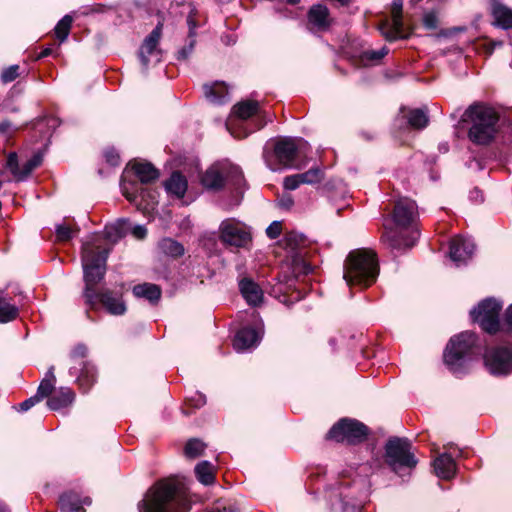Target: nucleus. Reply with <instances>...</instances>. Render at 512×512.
<instances>
[{"label": "nucleus", "mask_w": 512, "mask_h": 512, "mask_svg": "<svg viewBox=\"0 0 512 512\" xmlns=\"http://www.w3.org/2000/svg\"><path fill=\"white\" fill-rule=\"evenodd\" d=\"M86 355H87V347L84 345H77L71 354L73 359L84 358Z\"/></svg>", "instance_id": "nucleus-53"}, {"label": "nucleus", "mask_w": 512, "mask_h": 512, "mask_svg": "<svg viewBox=\"0 0 512 512\" xmlns=\"http://www.w3.org/2000/svg\"><path fill=\"white\" fill-rule=\"evenodd\" d=\"M194 39H192L189 43V46L188 47H185L183 48L181 51H179L178 53V58L179 59H186L189 55V53L192 51L193 49V46H194Z\"/></svg>", "instance_id": "nucleus-54"}, {"label": "nucleus", "mask_w": 512, "mask_h": 512, "mask_svg": "<svg viewBox=\"0 0 512 512\" xmlns=\"http://www.w3.org/2000/svg\"><path fill=\"white\" fill-rule=\"evenodd\" d=\"M96 298H99L102 305L112 315L119 316L126 312V305L122 300L121 295L117 293L110 290H104L96 295Z\"/></svg>", "instance_id": "nucleus-20"}, {"label": "nucleus", "mask_w": 512, "mask_h": 512, "mask_svg": "<svg viewBox=\"0 0 512 512\" xmlns=\"http://www.w3.org/2000/svg\"><path fill=\"white\" fill-rule=\"evenodd\" d=\"M494 24L502 29H512V9L503 4H494L492 8Z\"/></svg>", "instance_id": "nucleus-26"}, {"label": "nucleus", "mask_w": 512, "mask_h": 512, "mask_svg": "<svg viewBox=\"0 0 512 512\" xmlns=\"http://www.w3.org/2000/svg\"><path fill=\"white\" fill-rule=\"evenodd\" d=\"M219 240L225 246L248 248L252 242L250 228L234 218H228L219 226Z\"/></svg>", "instance_id": "nucleus-10"}, {"label": "nucleus", "mask_w": 512, "mask_h": 512, "mask_svg": "<svg viewBox=\"0 0 512 512\" xmlns=\"http://www.w3.org/2000/svg\"><path fill=\"white\" fill-rule=\"evenodd\" d=\"M504 320L507 325L512 327V304L506 309Z\"/></svg>", "instance_id": "nucleus-56"}, {"label": "nucleus", "mask_w": 512, "mask_h": 512, "mask_svg": "<svg viewBox=\"0 0 512 512\" xmlns=\"http://www.w3.org/2000/svg\"><path fill=\"white\" fill-rule=\"evenodd\" d=\"M132 168L142 183H150L159 177L158 170L150 163L138 162Z\"/></svg>", "instance_id": "nucleus-28"}, {"label": "nucleus", "mask_w": 512, "mask_h": 512, "mask_svg": "<svg viewBox=\"0 0 512 512\" xmlns=\"http://www.w3.org/2000/svg\"><path fill=\"white\" fill-rule=\"evenodd\" d=\"M165 188L169 193L179 198L183 197L187 190V180L179 172H174L169 180L166 181Z\"/></svg>", "instance_id": "nucleus-27"}, {"label": "nucleus", "mask_w": 512, "mask_h": 512, "mask_svg": "<svg viewBox=\"0 0 512 512\" xmlns=\"http://www.w3.org/2000/svg\"><path fill=\"white\" fill-rule=\"evenodd\" d=\"M123 194L125 195V197L129 200V201H134L135 200V196L128 193L125 189H123Z\"/></svg>", "instance_id": "nucleus-59"}, {"label": "nucleus", "mask_w": 512, "mask_h": 512, "mask_svg": "<svg viewBox=\"0 0 512 512\" xmlns=\"http://www.w3.org/2000/svg\"><path fill=\"white\" fill-rule=\"evenodd\" d=\"M293 204L294 201L290 195H283L278 201V205L286 210L290 209L293 206Z\"/></svg>", "instance_id": "nucleus-52"}, {"label": "nucleus", "mask_w": 512, "mask_h": 512, "mask_svg": "<svg viewBox=\"0 0 512 512\" xmlns=\"http://www.w3.org/2000/svg\"><path fill=\"white\" fill-rule=\"evenodd\" d=\"M43 157L40 153H36L32 156L31 159H29L23 166H24V174L25 179L30 175V173L40 166L42 163Z\"/></svg>", "instance_id": "nucleus-44"}, {"label": "nucleus", "mask_w": 512, "mask_h": 512, "mask_svg": "<svg viewBox=\"0 0 512 512\" xmlns=\"http://www.w3.org/2000/svg\"><path fill=\"white\" fill-rule=\"evenodd\" d=\"M262 334L261 329L243 328L235 335L233 346L238 352L249 350L259 344Z\"/></svg>", "instance_id": "nucleus-17"}, {"label": "nucleus", "mask_w": 512, "mask_h": 512, "mask_svg": "<svg viewBox=\"0 0 512 512\" xmlns=\"http://www.w3.org/2000/svg\"><path fill=\"white\" fill-rule=\"evenodd\" d=\"M205 97L214 104H222L228 99V90L224 83L214 82L203 86Z\"/></svg>", "instance_id": "nucleus-24"}, {"label": "nucleus", "mask_w": 512, "mask_h": 512, "mask_svg": "<svg viewBox=\"0 0 512 512\" xmlns=\"http://www.w3.org/2000/svg\"><path fill=\"white\" fill-rule=\"evenodd\" d=\"M302 183L300 174L290 175L284 178V188L286 190H295L297 189Z\"/></svg>", "instance_id": "nucleus-45"}, {"label": "nucleus", "mask_w": 512, "mask_h": 512, "mask_svg": "<svg viewBox=\"0 0 512 512\" xmlns=\"http://www.w3.org/2000/svg\"><path fill=\"white\" fill-rule=\"evenodd\" d=\"M157 201L154 196H151V204H155Z\"/></svg>", "instance_id": "nucleus-60"}, {"label": "nucleus", "mask_w": 512, "mask_h": 512, "mask_svg": "<svg viewBox=\"0 0 512 512\" xmlns=\"http://www.w3.org/2000/svg\"><path fill=\"white\" fill-rule=\"evenodd\" d=\"M312 271V267L303 259L300 254L292 255V274L298 277L302 274H308Z\"/></svg>", "instance_id": "nucleus-39"}, {"label": "nucleus", "mask_w": 512, "mask_h": 512, "mask_svg": "<svg viewBox=\"0 0 512 512\" xmlns=\"http://www.w3.org/2000/svg\"><path fill=\"white\" fill-rule=\"evenodd\" d=\"M392 219L396 228L400 230L413 228L418 219V208L415 201L409 198H400L396 201L392 212ZM386 231L382 236V240L389 244L392 248L400 249L404 247H412L417 240L419 233L416 229H412L411 239L401 241L396 237V233L385 227Z\"/></svg>", "instance_id": "nucleus-4"}, {"label": "nucleus", "mask_w": 512, "mask_h": 512, "mask_svg": "<svg viewBox=\"0 0 512 512\" xmlns=\"http://www.w3.org/2000/svg\"><path fill=\"white\" fill-rule=\"evenodd\" d=\"M52 53V49L51 48H45L39 55V58H43V57H46L48 55H50Z\"/></svg>", "instance_id": "nucleus-58"}, {"label": "nucleus", "mask_w": 512, "mask_h": 512, "mask_svg": "<svg viewBox=\"0 0 512 512\" xmlns=\"http://www.w3.org/2000/svg\"><path fill=\"white\" fill-rule=\"evenodd\" d=\"M187 24H188V27H189V37H194L195 36V29H196V23L193 19V17L190 15L188 18H187Z\"/></svg>", "instance_id": "nucleus-55"}, {"label": "nucleus", "mask_w": 512, "mask_h": 512, "mask_svg": "<svg viewBox=\"0 0 512 512\" xmlns=\"http://www.w3.org/2000/svg\"><path fill=\"white\" fill-rule=\"evenodd\" d=\"M2 185H3V181H2V180H0V188L2 187Z\"/></svg>", "instance_id": "nucleus-62"}, {"label": "nucleus", "mask_w": 512, "mask_h": 512, "mask_svg": "<svg viewBox=\"0 0 512 512\" xmlns=\"http://www.w3.org/2000/svg\"><path fill=\"white\" fill-rule=\"evenodd\" d=\"M298 1H299V0H288V2H289V3H291V4H295V3H297Z\"/></svg>", "instance_id": "nucleus-61"}, {"label": "nucleus", "mask_w": 512, "mask_h": 512, "mask_svg": "<svg viewBox=\"0 0 512 512\" xmlns=\"http://www.w3.org/2000/svg\"><path fill=\"white\" fill-rule=\"evenodd\" d=\"M476 335L465 331L450 339L444 351V362L450 371L461 375L467 368V355L476 343Z\"/></svg>", "instance_id": "nucleus-6"}, {"label": "nucleus", "mask_w": 512, "mask_h": 512, "mask_svg": "<svg viewBox=\"0 0 512 512\" xmlns=\"http://www.w3.org/2000/svg\"><path fill=\"white\" fill-rule=\"evenodd\" d=\"M241 295L250 306H258L262 303L264 294L261 287L250 278L239 281Z\"/></svg>", "instance_id": "nucleus-19"}, {"label": "nucleus", "mask_w": 512, "mask_h": 512, "mask_svg": "<svg viewBox=\"0 0 512 512\" xmlns=\"http://www.w3.org/2000/svg\"><path fill=\"white\" fill-rule=\"evenodd\" d=\"M303 142L302 139L290 137L277 140L274 145L273 153H269L266 150L263 153L267 167L272 171H277L282 167H294V161Z\"/></svg>", "instance_id": "nucleus-7"}, {"label": "nucleus", "mask_w": 512, "mask_h": 512, "mask_svg": "<svg viewBox=\"0 0 512 512\" xmlns=\"http://www.w3.org/2000/svg\"><path fill=\"white\" fill-rule=\"evenodd\" d=\"M18 316V308L11 304L0 292V323H6L16 319Z\"/></svg>", "instance_id": "nucleus-34"}, {"label": "nucleus", "mask_w": 512, "mask_h": 512, "mask_svg": "<svg viewBox=\"0 0 512 512\" xmlns=\"http://www.w3.org/2000/svg\"><path fill=\"white\" fill-rule=\"evenodd\" d=\"M133 293L138 298H145L150 302H157L161 297V290L155 284L144 283L136 285L133 288Z\"/></svg>", "instance_id": "nucleus-29"}, {"label": "nucleus", "mask_w": 512, "mask_h": 512, "mask_svg": "<svg viewBox=\"0 0 512 512\" xmlns=\"http://www.w3.org/2000/svg\"><path fill=\"white\" fill-rule=\"evenodd\" d=\"M286 249L293 254L297 249L305 246L306 239L303 234L297 232L287 233L284 239Z\"/></svg>", "instance_id": "nucleus-38"}, {"label": "nucleus", "mask_w": 512, "mask_h": 512, "mask_svg": "<svg viewBox=\"0 0 512 512\" xmlns=\"http://www.w3.org/2000/svg\"><path fill=\"white\" fill-rule=\"evenodd\" d=\"M195 474L198 481L204 485H210L215 480L214 467L208 461H201L195 467Z\"/></svg>", "instance_id": "nucleus-32"}, {"label": "nucleus", "mask_w": 512, "mask_h": 512, "mask_svg": "<svg viewBox=\"0 0 512 512\" xmlns=\"http://www.w3.org/2000/svg\"><path fill=\"white\" fill-rule=\"evenodd\" d=\"M91 499L84 497L83 499L74 492L63 494L59 499V506L63 512H83V505H90Z\"/></svg>", "instance_id": "nucleus-21"}, {"label": "nucleus", "mask_w": 512, "mask_h": 512, "mask_svg": "<svg viewBox=\"0 0 512 512\" xmlns=\"http://www.w3.org/2000/svg\"><path fill=\"white\" fill-rule=\"evenodd\" d=\"M130 231V222L120 219L115 223L105 226L104 236L112 244L117 243L121 238L126 236Z\"/></svg>", "instance_id": "nucleus-23"}, {"label": "nucleus", "mask_w": 512, "mask_h": 512, "mask_svg": "<svg viewBox=\"0 0 512 512\" xmlns=\"http://www.w3.org/2000/svg\"><path fill=\"white\" fill-rule=\"evenodd\" d=\"M6 168L10 171L16 181L25 180L24 166H19L18 156L15 152L8 154Z\"/></svg>", "instance_id": "nucleus-37"}, {"label": "nucleus", "mask_w": 512, "mask_h": 512, "mask_svg": "<svg viewBox=\"0 0 512 512\" xmlns=\"http://www.w3.org/2000/svg\"><path fill=\"white\" fill-rule=\"evenodd\" d=\"M225 178L231 179L236 185H240L243 174L236 165L228 162L216 163L205 171L201 182L205 188L217 190L223 187Z\"/></svg>", "instance_id": "nucleus-11"}, {"label": "nucleus", "mask_w": 512, "mask_h": 512, "mask_svg": "<svg viewBox=\"0 0 512 512\" xmlns=\"http://www.w3.org/2000/svg\"><path fill=\"white\" fill-rule=\"evenodd\" d=\"M55 381L56 377L54 375V367L51 366L47 371L45 378L41 381L36 396H39L40 400H42L43 398L50 395L54 388Z\"/></svg>", "instance_id": "nucleus-36"}, {"label": "nucleus", "mask_w": 512, "mask_h": 512, "mask_svg": "<svg viewBox=\"0 0 512 512\" xmlns=\"http://www.w3.org/2000/svg\"><path fill=\"white\" fill-rule=\"evenodd\" d=\"M74 232L69 226L58 225L56 227V236L60 241H67L73 237Z\"/></svg>", "instance_id": "nucleus-47"}, {"label": "nucleus", "mask_w": 512, "mask_h": 512, "mask_svg": "<svg viewBox=\"0 0 512 512\" xmlns=\"http://www.w3.org/2000/svg\"><path fill=\"white\" fill-rule=\"evenodd\" d=\"M484 364L493 375H505L512 369V352L503 347L488 349L484 354Z\"/></svg>", "instance_id": "nucleus-14"}, {"label": "nucleus", "mask_w": 512, "mask_h": 512, "mask_svg": "<svg viewBox=\"0 0 512 512\" xmlns=\"http://www.w3.org/2000/svg\"><path fill=\"white\" fill-rule=\"evenodd\" d=\"M96 380V369L90 363H85L80 376L77 378L79 386L83 390H88Z\"/></svg>", "instance_id": "nucleus-35"}, {"label": "nucleus", "mask_w": 512, "mask_h": 512, "mask_svg": "<svg viewBox=\"0 0 512 512\" xmlns=\"http://www.w3.org/2000/svg\"><path fill=\"white\" fill-rule=\"evenodd\" d=\"M72 21L73 20L70 15H65L56 25L55 34L61 42L67 39L72 25Z\"/></svg>", "instance_id": "nucleus-41"}, {"label": "nucleus", "mask_w": 512, "mask_h": 512, "mask_svg": "<svg viewBox=\"0 0 512 512\" xmlns=\"http://www.w3.org/2000/svg\"><path fill=\"white\" fill-rule=\"evenodd\" d=\"M161 37V26L158 25L144 40L141 46L139 57L144 68H147L151 62L160 61V51L157 49Z\"/></svg>", "instance_id": "nucleus-15"}, {"label": "nucleus", "mask_w": 512, "mask_h": 512, "mask_svg": "<svg viewBox=\"0 0 512 512\" xmlns=\"http://www.w3.org/2000/svg\"><path fill=\"white\" fill-rule=\"evenodd\" d=\"M387 53L388 50L385 47H382L379 50H366L362 53V61L364 62V64L378 62Z\"/></svg>", "instance_id": "nucleus-43"}, {"label": "nucleus", "mask_w": 512, "mask_h": 512, "mask_svg": "<svg viewBox=\"0 0 512 512\" xmlns=\"http://www.w3.org/2000/svg\"><path fill=\"white\" fill-rule=\"evenodd\" d=\"M106 158H107V161L110 164H112V165H117L118 164L119 157H118L117 154H113V153L107 152L106 153Z\"/></svg>", "instance_id": "nucleus-57"}, {"label": "nucleus", "mask_w": 512, "mask_h": 512, "mask_svg": "<svg viewBox=\"0 0 512 512\" xmlns=\"http://www.w3.org/2000/svg\"><path fill=\"white\" fill-rule=\"evenodd\" d=\"M378 276L376 255L368 250H355L349 253L344 264L343 278L350 287L366 288Z\"/></svg>", "instance_id": "nucleus-3"}, {"label": "nucleus", "mask_w": 512, "mask_h": 512, "mask_svg": "<svg viewBox=\"0 0 512 512\" xmlns=\"http://www.w3.org/2000/svg\"><path fill=\"white\" fill-rule=\"evenodd\" d=\"M190 505L173 480H163L150 488L138 503L139 512H188Z\"/></svg>", "instance_id": "nucleus-1"}, {"label": "nucleus", "mask_w": 512, "mask_h": 512, "mask_svg": "<svg viewBox=\"0 0 512 512\" xmlns=\"http://www.w3.org/2000/svg\"><path fill=\"white\" fill-rule=\"evenodd\" d=\"M205 444L199 439H191L189 440L184 449L185 456L187 458H197L202 455L205 450Z\"/></svg>", "instance_id": "nucleus-40"}, {"label": "nucleus", "mask_w": 512, "mask_h": 512, "mask_svg": "<svg viewBox=\"0 0 512 512\" xmlns=\"http://www.w3.org/2000/svg\"><path fill=\"white\" fill-rule=\"evenodd\" d=\"M40 401V397L34 395L20 404V411H27Z\"/></svg>", "instance_id": "nucleus-51"}, {"label": "nucleus", "mask_w": 512, "mask_h": 512, "mask_svg": "<svg viewBox=\"0 0 512 512\" xmlns=\"http://www.w3.org/2000/svg\"><path fill=\"white\" fill-rule=\"evenodd\" d=\"M465 116L471 126L468 131L469 139L477 145H488L498 133L499 116L497 112L487 106H470Z\"/></svg>", "instance_id": "nucleus-5"}, {"label": "nucleus", "mask_w": 512, "mask_h": 512, "mask_svg": "<svg viewBox=\"0 0 512 512\" xmlns=\"http://www.w3.org/2000/svg\"><path fill=\"white\" fill-rule=\"evenodd\" d=\"M260 111H259V103L256 102V101H243V102H240L238 104H236L234 107H233V114L234 116H236L237 118L241 119V120H246L254 115L257 116L256 118V124H255V127L254 129L248 131V132H244V133H240V132H237L235 130H232V128L227 125V128L228 130L230 131L231 135L235 138H241V137H246L249 133H251L252 131L254 130H258V129H261L263 128L267 123L271 122L272 121V117L269 116V115H259Z\"/></svg>", "instance_id": "nucleus-13"}, {"label": "nucleus", "mask_w": 512, "mask_h": 512, "mask_svg": "<svg viewBox=\"0 0 512 512\" xmlns=\"http://www.w3.org/2000/svg\"><path fill=\"white\" fill-rule=\"evenodd\" d=\"M474 250L475 244L470 238L458 236L451 241L449 257L456 266H460L472 257Z\"/></svg>", "instance_id": "nucleus-16"}, {"label": "nucleus", "mask_w": 512, "mask_h": 512, "mask_svg": "<svg viewBox=\"0 0 512 512\" xmlns=\"http://www.w3.org/2000/svg\"><path fill=\"white\" fill-rule=\"evenodd\" d=\"M502 310V303L494 298H487L481 301L470 311L473 322L489 334H495L499 331V316Z\"/></svg>", "instance_id": "nucleus-9"}, {"label": "nucleus", "mask_w": 512, "mask_h": 512, "mask_svg": "<svg viewBox=\"0 0 512 512\" xmlns=\"http://www.w3.org/2000/svg\"><path fill=\"white\" fill-rule=\"evenodd\" d=\"M411 448V443L407 439L398 437L389 439L385 446L386 462L400 476L405 470L410 471L417 465Z\"/></svg>", "instance_id": "nucleus-8"}, {"label": "nucleus", "mask_w": 512, "mask_h": 512, "mask_svg": "<svg viewBox=\"0 0 512 512\" xmlns=\"http://www.w3.org/2000/svg\"><path fill=\"white\" fill-rule=\"evenodd\" d=\"M74 392L67 387H62L47 402L51 410H59L72 404L74 401Z\"/></svg>", "instance_id": "nucleus-25"}, {"label": "nucleus", "mask_w": 512, "mask_h": 512, "mask_svg": "<svg viewBox=\"0 0 512 512\" xmlns=\"http://www.w3.org/2000/svg\"><path fill=\"white\" fill-rule=\"evenodd\" d=\"M328 9L323 5H314L308 13L310 23L322 28L328 25Z\"/></svg>", "instance_id": "nucleus-33"}, {"label": "nucleus", "mask_w": 512, "mask_h": 512, "mask_svg": "<svg viewBox=\"0 0 512 512\" xmlns=\"http://www.w3.org/2000/svg\"><path fill=\"white\" fill-rule=\"evenodd\" d=\"M158 248L161 251V253L172 258L181 257L185 253L183 245L172 238L162 239L158 243Z\"/></svg>", "instance_id": "nucleus-30"}, {"label": "nucleus", "mask_w": 512, "mask_h": 512, "mask_svg": "<svg viewBox=\"0 0 512 512\" xmlns=\"http://www.w3.org/2000/svg\"><path fill=\"white\" fill-rule=\"evenodd\" d=\"M411 128L423 129L428 125L429 119L427 113L423 109H411L407 114L403 115Z\"/></svg>", "instance_id": "nucleus-31"}, {"label": "nucleus", "mask_w": 512, "mask_h": 512, "mask_svg": "<svg viewBox=\"0 0 512 512\" xmlns=\"http://www.w3.org/2000/svg\"><path fill=\"white\" fill-rule=\"evenodd\" d=\"M129 232L138 240L144 239L147 235V229L143 225H135L133 227L130 225Z\"/></svg>", "instance_id": "nucleus-50"}, {"label": "nucleus", "mask_w": 512, "mask_h": 512, "mask_svg": "<svg viewBox=\"0 0 512 512\" xmlns=\"http://www.w3.org/2000/svg\"><path fill=\"white\" fill-rule=\"evenodd\" d=\"M18 65H12L6 68L1 74V80L4 83H9L15 80L18 77Z\"/></svg>", "instance_id": "nucleus-46"}, {"label": "nucleus", "mask_w": 512, "mask_h": 512, "mask_svg": "<svg viewBox=\"0 0 512 512\" xmlns=\"http://www.w3.org/2000/svg\"><path fill=\"white\" fill-rule=\"evenodd\" d=\"M402 8H403V0H393L391 4V18H392V27L389 28L387 31L386 29L387 24H384L383 27H381L382 34L388 39V40H394L398 38L403 29V21H402Z\"/></svg>", "instance_id": "nucleus-18"}, {"label": "nucleus", "mask_w": 512, "mask_h": 512, "mask_svg": "<svg viewBox=\"0 0 512 512\" xmlns=\"http://www.w3.org/2000/svg\"><path fill=\"white\" fill-rule=\"evenodd\" d=\"M433 467L437 477L441 479H451L456 473V465L453 458L448 454H442L433 462Z\"/></svg>", "instance_id": "nucleus-22"}, {"label": "nucleus", "mask_w": 512, "mask_h": 512, "mask_svg": "<svg viewBox=\"0 0 512 512\" xmlns=\"http://www.w3.org/2000/svg\"><path fill=\"white\" fill-rule=\"evenodd\" d=\"M301 176V181L303 184H317L319 182L322 181L324 175H323V171L316 167V168H311L310 170L304 172V173H301L300 174Z\"/></svg>", "instance_id": "nucleus-42"}, {"label": "nucleus", "mask_w": 512, "mask_h": 512, "mask_svg": "<svg viewBox=\"0 0 512 512\" xmlns=\"http://www.w3.org/2000/svg\"><path fill=\"white\" fill-rule=\"evenodd\" d=\"M367 434L368 428L363 423L354 419H342L330 429L327 437L337 442L355 444L364 441Z\"/></svg>", "instance_id": "nucleus-12"}, {"label": "nucleus", "mask_w": 512, "mask_h": 512, "mask_svg": "<svg viewBox=\"0 0 512 512\" xmlns=\"http://www.w3.org/2000/svg\"><path fill=\"white\" fill-rule=\"evenodd\" d=\"M99 236L92 235L82 245V267L84 273L86 302L94 304L96 300L95 286L104 278L109 249H101L98 245Z\"/></svg>", "instance_id": "nucleus-2"}, {"label": "nucleus", "mask_w": 512, "mask_h": 512, "mask_svg": "<svg viewBox=\"0 0 512 512\" xmlns=\"http://www.w3.org/2000/svg\"><path fill=\"white\" fill-rule=\"evenodd\" d=\"M281 229H282V224L281 222L279 221H274L272 222L266 229V234L269 238L271 239H275L277 238L280 233H281Z\"/></svg>", "instance_id": "nucleus-49"}, {"label": "nucleus", "mask_w": 512, "mask_h": 512, "mask_svg": "<svg viewBox=\"0 0 512 512\" xmlns=\"http://www.w3.org/2000/svg\"><path fill=\"white\" fill-rule=\"evenodd\" d=\"M423 23L427 29H436L438 26V17L434 12L426 13L423 17Z\"/></svg>", "instance_id": "nucleus-48"}]
</instances>
